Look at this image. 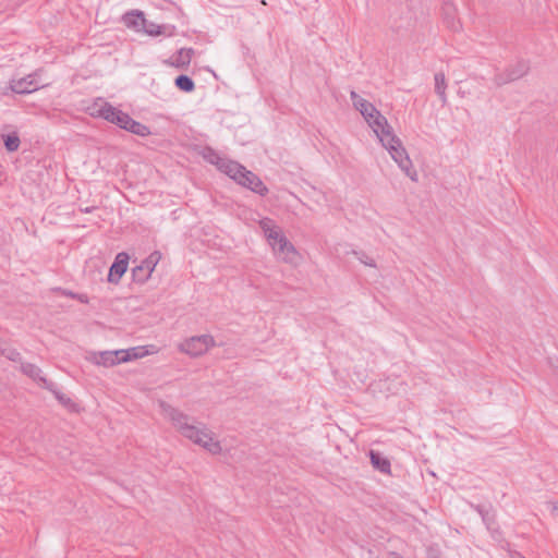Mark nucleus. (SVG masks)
Returning a JSON list of instances; mask_svg holds the SVG:
<instances>
[{"label": "nucleus", "instance_id": "31", "mask_svg": "<svg viewBox=\"0 0 558 558\" xmlns=\"http://www.w3.org/2000/svg\"><path fill=\"white\" fill-rule=\"evenodd\" d=\"M97 207L96 206H87V207H78V210L83 214H90L93 213Z\"/></svg>", "mask_w": 558, "mask_h": 558}, {"label": "nucleus", "instance_id": "16", "mask_svg": "<svg viewBox=\"0 0 558 558\" xmlns=\"http://www.w3.org/2000/svg\"><path fill=\"white\" fill-rule=\"evenodd\" d=\"M44 388L53 393L56 399L65 408L72 409L75 407V403L72 401V399L59 390L57 384L50 380H44Z\"/></svg>", "mask_w": 558, "mask_h": 558}, {"label": "nucleus", "instance_id": "34", "mask_svg": "<svg viewBox=\"0 0 558 558\" xmlns=\"http://www.w3.org/2000/svg\"><path fill=\"white\" fill-rule=\"evenodd\" d=\"M75 299H77L82 303H87L88 302V298H87L86 294H77L76 293V298Z\"/></svg>", "mask_w": 558, "mask_h": 558}, {"label": "nucleus", "instance_id": "33", "mask_svg": "<svg viewBox=\"0 0 558 558\" xmlns=\"http://www.w3.org/2000/svg\"><path fill=\"white\" fill-rule=\"evenodd\" d=\"M133 120H134V119H132V118L130 117V114H129V116L126 117V119L124 120V122H123V126H121V129H123V130L128 131V126L132 123V121H133Z\"/></svg>", "mask_w": 558, "mask_h": 558}, {"label": "nucleus", "instance_id": "35", "mask_svg": "<svg viewBox=\"0 0 558 558\" xmlns=\"http://www.w3.org/2000/svg\"><path fill=\"white\" fill-rule=\"evenodd\" d=\"M64 294H65V295H68V296H71V298H73V299H75V298H76V293L71 292V291H69V292H64Z\"/></svg>", "mask_w": 558, "mask_h": 558}, {"label": "nucleus", "instance_id": "32", "mask_svg": "<svg viewBox=\"0 0 558 558\" xmlns=\"http://www.w3.org/2000/svg\"><path fill=\"white\" fill-rule=\"evenodd\" d=\"M142 348H138V350H136L135 352H131L132 360L142 357L144 355V352H142Z\"/></svg>", "mask_w": 558, "mask_h": 558}, {"label": "nucleus", "instance_id": "30", "mask_svg": "<svg viewBox=\"0 0 558 558\" xmlns=\"http://www.w3.org/2000/svg\"><path fill=\"white\" fill-rule=\"evenodd\" d=\"M272 221L270 219H264L260 221V228L265 232V235L269 232V230H272L274 227L271 226Z\"/></svg>", "mask_w": 558, "mask_h": 558}, {"label": "nucleus", "instance_id": "14", "mask_svg": "<svg viewBox=\"0 0 558 558\" xmlns=\"http://www.w3.org/2000/svg\"><path fill=\"white\" fill-rule=\"evenodd\" d=\"M194 50L192 48H181L169 58L168 64L174 68L187 66L192 60Z\"/></svg>", "mask_w": 558, "mask_h": 558}, {"label": "nucleus", "instance_id": "28", "mask_svg": "<svg viewBox=\"0 0 558 558\" xmlns=\"http://www.w3.org/2000/svg\"><path fill=\"white\" fill-rule=\"evenodd\" d=\"M266 238L269 241V244L271 245V243L280 242V239L284 238V235L279 230L274 228L272 230H269Z\"/></svg>", "mask_w": 558, "mask_h": 558}, {"label": "nucleus", "instance_id": "6", "mask_svg": "<svg viewBox=\"0 0 558 558\" xmlns=\"http://www.w3.org/2000/svg\"><path fill=\"white\" fill-rule=\"evenodd\" d=\"M276 256L284 263L295 264L298 252L294 245L284 236L278 243H271Z\"/></svg>", "mask_w": 558, "mask_h": 558}, {"label": "nucleus", "instance_id": "26", "mask_svg": "<svg viewBox=\"0 0 558 558\" xmlns=\"http://www.w3.org/2000/svg\"><path fill=\"white\" fill-rule=\"evenodd\" d=\"M0 353L8 360L12 362H20L21 361V353L11 347L8 345H0Z\"/></svg>", "mask_w": 558, "mask_h": 558}, {"label": "nucleus", "instance_id": "23", "mask_svg": "<svg viewBox=\"0 0 558 558\" xmlns=\"http://www.w3.org/2000/svg\"><path fill=\"white\" fill-rule=\"evenodd\" d=\"M435 92L440 97L442 104L446 102V83L444 72L435 74Z\"/></svg>", "mask_w": 558, "mask_h": 558}, {"label": "nucleus", "instance_id": "22", "mask_svg": "<svg viewBox=\"0 0 558 558\" xmlns=\"http://www.w3.org/2000/svg\"><path fill=\"white\" fill-rule=\"evenodd\" d=\"M475 510L482 517V520L485 523V525L487 526V529H492L493 524L495 523V515L492 512L490 507L478 505L475 507Z\"/></svg>", "mask_w": 558, "mask_h": 558}, {"label": "nucleus", "instance_id": "8", "mask_svg": "<svg viewBox=\"0 0 558 558\" xmlns=\"http://www.w3.org/2000/svg\"><path fill=\"white\" fill-rule=\"evenodd\" d=\"M97 114L100 118L118 125L119 128L123 126V122L129 116V113L123 112L122 110L113 107L109 102H102L99 109L97 110Z\"/></svg>", "mask_w": 558, "mask_h": 558}, {"label": "nucleus", "instance_id": "24", "mask_svg": "<svg viewBox=\"0 0 558 558\" xmlns=\"http://www.w3.org/2000/svg\"><path fill=\"white\" fill-rule=\"evenodd\" d=\"M128 132L135 134L141 137H146L150 135V130L147 125L133 120L132 123L128 126Z\"/></svg>", "mask_w": 558, "mask_h": 558}, {"label": "nucleus", "instance_id": "9", "mask_svg": "<svg viewBox=\"0 0 558 558\" xmlns=\"http://www.w3.org/2000/svg\"><path fill=\"white\" fill-rule=\"evenodd\" d=\"M129 254L125 252L118 253L114 262L109 268L108 281L111 283H118L121 277L125 274L129 265Z\"/></svg>", "mask_w": 558, "mask_h": 558}, {"label": "nucleus", "instance_id": "13", "mask_svg": "<svg viewBox=\"0 0 558 558\" xmlns=\"http://www.w3.org/2000/svg\"><path fill=\"white\" fill-rule=\"evenodd\" d=\"M145 15L140 10H133L130 12H126L122 16V21L124 25L129 28H133L136 32H141L143 29V26L145 25Z\"/></svg>", "mask_w": 558, "mask_h": 558}, {"label": "nucleus", "instance_id": "3", "mask_svg": "<svg viewBox=\"0 0 558 558\" xmlns=\"http://www.w3.org/2000/svg\"><path fill=\"white\" fill-rule=\"evenodd\" d=\"M353 107L363 116L369 128L376 135H379L386 128L389 126L387 119L380 113L377 108L361 97L356 92L350 93Z\"/></svg>", "mask_w": 558, "mask_h": 558}, {"label": "nucleus", "instance_id": "7", "mask_svg": "<svg viewBox=\"0 0 558 558\" xmlns=\"http://www.w3.org/2000/svg\"><path fill=\"white\" fill-rule=\"evenodd\" d=\"M37 72H32L25 77L13 78L11 82V89L16 94H29L37 90L40 83L36 80Z\"/></svg>", "mask_w": 558, "mask_h": 558}, {"label": "nucleus", "instance_id": "2", "mask_svg": "<svg viewBox=\"0 0 558 558\" xmlns=\"http://www.w3.org/2000/svg\"><path fill=\"white\" fill-rule=\"evenodd\" d=\"M381 145L388 150L391 158L397 162L400 169L412 180L416 181V171L412 169V161L402 145V142L392 132L389 125L379 135H376Z\"/></svg>", "mask_w": 558, "mask_h": 558}, {"label": "nucleus", "instance_id": "10", "mask_svg": "<svg viewBox=\"0 0 558 558\" xmlns=\"http://www.w3.org/2000/svg\"><path fill=\"white\" fill-rule=\"evenodd\" d=\"M157 264V259H154V255L143 260L140 265L132 269L133 281L144 283L154 271Z\"/></svg>", "mask_w": 558, "mask_h": 558}, {"label": "nucleus", "instance_id": "12", "mask_svg": "<svg viewBox=\"0 0 558 558\" xmlns=\"http://www.w3.org/2000/svg\"><path fill=\"white\" fill-rule=\"evenodd\" d=\"M217 168L235 182H238V180L240 179V174H242V172L245 169V167H243L238 161H233L227 158H223L222 161L219 162V166Z\"/></svg>", "mask_w": 558, "mask_h": 558}, {"label": "nucleus", "instance_id": "4", "mask_svg": "<svg viewBox=\"0 0 558 558\" xmlns=\"http://www.w3.org/2000/svg\"><path fill=\"white\" fill-rule=\"evenodd\" d=\"M215 345L216 342L213 336L201 335L186 339L183 343H181L180 348L181 351L185 352L191 356H199Z\"/></svg>", "mask_w": 558, "mask_h": 558}, {"label": "nucleus", "instance_id": "5", "mask_svg": "<svg viewBox=\"0 0 558 558\" xmlns=\"http://www.w3.org/2000/svg\"><path fill=\"white\" fill-rule=\"evenodd\" d=\"M236 183L260 196H266L268 193V187L264 184V182L254 172L247 170L246 168L242 174H240V179Z\"/></svg>", "mask_w": 558, "mask_h": 558}, {"label": "nucleus", "instance_id": "17", "mask_svg": "<svg viewBox=\"0 0 558 558\" xmlns=\"http://www.w3.org/2000/svg\"><path fill=\"white\" fill-rule=\"evenodd\" d=\"M371 463L374 469L378 470L384 474H389L391 464L390 461L384 457L380 452L371 450L369 451Z\"/></svg>", "mask_w": 558, "mask_h": 558}, {"label": "nucleus", "instance_id": "25", "mask_svg": "<svg viewBox=\"0 0 558 558\" xmlns=\"http://www.w3.org/2000/svg\"><path fill=\"white\" fill-rule=\"evenodd\" d=\"M138 348H131L129 350H116L112 351L114 357V365L125 363L132 360L131 352H135Z\"/></svg>", "mask_w": 558, "mask_h": 558}, {"label": "nucleus", "instance_id": "19", "mask_svg": "<svg viewBox=\"0 0 558 558\" xmlns=\"http://www.w3.org/2000/svg\"><path fill=\"white\" fill-rule=\"evenodd\" d=\"M92 361L97 364L105 367H111L114 366V357L112 354V351H102L93 353Z\"/></svg>", "mask_w": 558, "mask_h": 558}, {"label": "nucleus", "instance_id": "29", "mask_svg": "<svg viewBox=\"0 0 558 558\" xmlns=\"http://www.w3.org/2000/svg\"><path fill=\"white\" fill-rule=\"evenodd\" d=\"M354 254L356 255L357 259L361 260L363 264L371 267L375 266L374 259L369 258L364 252H354Z\"/></svg>", "mask_w": 558, "mask_h": 558}, {"label": "nucleus", "instance_id": "20", "mask_svg": "<svg viewBox=\"0 0 558 558\" xmlns=\"http://www.w3.org/2000/svg\"><path fill=\"white\" fill-rule=\"evenodd\" d=\"M4 147L8 151H16L20 147L21 141L16 132L2 135Z\"/></svg>", "mask_w": 558, "mask_h": 558}, {"label": "nucleus", "instance_id": "18", "mask_svg": "<svg viewBox=\"0 0 558 558\" xmlns=\"http://www.w3.org/2000/svg\"><path fill=\"white\" fill-rule=\"evenodd\" d=\"M21 371L32 379L40 383L43 387L44 380H48L46 377L41 375V369L35 364L22 363Z\"/></svg>", "mask_w": 558, "mask_h": 558}, {"label": "nucleus", "instance_id": "11", "mask_svg": "<svg viewBox=\"0 0 558 558\" xmlns=\"http://www.w3.org/2000/svg\"><path fill=\"white\" fill-rule=\"evenodd\" d=\"M442 22L447 28L452 32H459L462 28V24L457 16V8L451 2H445L441 7Z\"/></svg>", "mask_w": 558, "mask_h": 558}, {"label": "nucleus", "instance_id": "1", "mask_svg": "<svg viewBox=\"0 0 558 558\" xmlns=\"http://www.w3.org/2000/svg\"><path fill=\"white\" fill-rule=\"evenodd\" d=\"M159 407L165 417L171 421L182 436L202 446L213 454L221 451L220 442L213 438V433L204 424H195L189 415L163 401L159 403Z\"/></svg>", "mask_w": 558, "mask_h": 558}, {"label": "nucleus", "instance_id": "21", "mask_svg": "<svg viewBox=\"0 0 558 558\" xmlns=\"http://www.w3.org/2000/svg\"><path fill=\"white\" fill-rule=\"evenodd\" d=\"M174 84L180 90L185 93H191L195 88L194 81L185 74H181L178 77H175Z\"/></svg>", "mask_w": 558, "mask_h": 558}, {"label": "nucleus", "instance_id": "27", "mask_svg": "<svg viewBox=\"0 0 558 558\" xmlns=\"http://www.w3.org/2000/svg\"><path fill=\"white\" fill-rule=\"evenodd\" d=\"M204 158L217 167L219 166V162L222 161V157H220L213 148H206L204 153Z\"/></svg>", "mask_w": 558, "mask_h": 558}, {"label": "nucleus", "instance_id": "15", "mask_svg": "<svg viewBox=\"0 0 558 558\" xmlns=\"http://www.w3.org/2000/svg\"><path fill=\"white\" fill-rule=\"evenodd\" d=\"M142 31L149 36H158V35L171 36L174 32V26L159 25L154 22L145 20V25L143 26Z\"/></svg>", "mask_w": 558, "mask_h": 558}]
</instances>
